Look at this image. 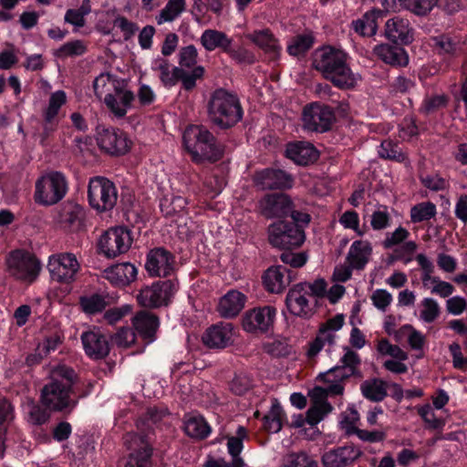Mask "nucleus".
Masks as SVG:
<instances>
[{
  "instance_id": "1",
  "label": "nucleus",
  "mask_w": 467,
  "mask_h": 467,
  "mask_svg": "<svg viewBox=\"0 0 467 467\" xmlns=\"http://www.w3.org/2000/svg\"><path fill=\"white\" fill-rule=\"evenodd\" d=\"M93 389V382L82 380L72 368L60 366L42 388L40 402L49 411L67 417L77 409L79 400L88 398Z\"/></svg>"
},
{
  "instance_id": "2",
  "label": "nucleus",
  "mask_w": 467,
  "mask_h": 467,
  "mask_svg": "<svg viewBox=\"0 0 467 467\" xmlns=\"http://www.w3.org/2000/svg\"><path fill=\"white\" fill-rule=\"evenodd\" d=\"M311 216L306 212L296 213L288 218L276 220L267 227L268 243L275 248L285 250L280 259L294 268L306 265L307 256L305 253H292L302 246L306 240L305 228L308 226Z\"/></svg>"
},
{
  "instance_id": "3",
  "label": "nucleus",
  "mask_w": 467,
  "mask_h": 467,
  "mask_svg": "<svg viewBox=\"0 0 467 467\" xmlns=\"http://www.w3.org/2000/svg\"><path fill=\"white\" fill-rule=\"evenodd\" d=\"M169 414L163 407H149L137 420L136 432H128L124 444L130 451L125 467H152L153 443L155 433L153 425Z\"/></svg>"
},
{
  "instance_id": "4",
  "label": "nucleus",
  "mask_w": 467,
  "mask_h": 467,
  "mask_svg": "<svg viewBox=\"0 0 467 467\" xmlns=\"http://www.w3.org/2000/svg\"><path fill=\"white\" fill-rule=\"evenodd\" d=\"M348 54L342 48L323 45L312 53L311 66L334 87L348 90L355 88L357 79L348 63Z\"/></svg>"
},
{
  "instance_id": "5",
  "label": "nucleus",
  "mask_w": 467,
  "mask_h": 467,
  "mask_svg": "<svg viewBox=\"0 0 467 467\" xmlns=\"http://www.w3.org/2000/svg\"><path fill=\"white\" fill-rule=\"evenodd\" d=\"M206 108L212 127L218 130L233 129L244 117L238 95L224 88H217L210 94Z\"/></svg>"
},
{
  "instance_id": "6",
  "label": "nucleus",
  "mask_w": 467,
  "mask_h": 467,
  "mask_svg": "<svg viewBox=\"0 0 467 467\" xmlns=\"http://www.w3.org/2000/svg\"><path fill=\"white\" fill-rule=\"evenodd\" d=\"M182 144L194 161L216 162L223 156V147L203 125H189L182 135Z\"/></svg>"
},
{
  "instance_id": "7",
  "label": "nucleus",
  "mask_w": 467,
  "mask_h": 467,
  "mask_svg": "<svg viewBox=\"0 0 467 467\" xmlns=\"http://www.w3.org/2000/svg\"><path fill=\"white\" fill-rule=\"evenodd\" d=\"M6 264L10 275L26 285L36 282L43 267L41 261L34 254L23 249L11 251Z\"/></svg>"
},
{
  "instance_id": "8",
  "label": "nucleus",
  "mask_w": 467,
  "mask_h": 467,
  "mask_svg": "<svg viewBox=\"0 0 467 467\" xmlns=\"http://www.w3.org/2000/svg\"><path fill=\"white\" fill-rule=\"evenodd\" d=\"M179 290L176 276L153 282L140 289L137 296L138 303L146 308H161L169 306Z\"/></svg>"
},
{
  "instance_id": "9",
  "label": "nucleus",
  "mask_w": 467,
  "mask_h": 467,
  "mask_svg": "<svg viewBox=\"0 0 467 467\" xmlns=\"http://www.w3.org/2000/svg\"><path fill=\"white\" fill-rule=\"evenodd\" d=\"M68 191L67 181L61 171H52L36 182L34 200L43 206L59 202Z\"/></svg>"
},
{
  "instance_id": "10",
  "label": "nucleus",
  "mask_w": 467,
  "mask_h": 467,
  "mask_svg": "<svg viewBox=\"0 0 467 467\" xmlns=\"http://www.w3.org/2000/svg\"><path fill=\"white\" fill-rule=\"evenodd\" d=\"M277 309L272 305L257 306L247 309L242 316L243 329L254 336L273 333L276 321Z\"/></svg>"
},
{
  "instance_id": "11",
  "label": "nucleus",
  "mask_w": 467,
  "mask_h": 467,
  "mask_svg": "<svg viewBox=\"0 0 467 467\" xmlns=\"http://www.w3.org/2000/svg\"><path fill=\"white\" fill-rule=\"evenodd\" d=\"M117 200L118 190L113 182L101 176H96L89 180L88 201L97 212L111 211L116 205Z\"/></svg>"
},
{
  "instance_id": "12",
  "label": "nucleus",
  "mask_w": 467,
  "mask_h": 467,
  "mask_svg": "<svg viewBox=\"0 0 467 467\" xmlns=\"http://www.w3.org/2000/svg\"><path fill=\"white\" fill-rule=\"evenodd\" d=\"M302 120L305 130L324 133L332 129L336 114L332 107L321 102H312L304 107Z\"/></svg>"
},
{
  "instance_id": "13",
  "label": "nucleus",
  "mask_w": 467,
  "mask_h": 467,
  "mask_svg": "<svg viewBox=\"0 0 467 467\" xmlns=\"http://www.w3.org/2000/svg\"><path fill=\"white\" fill-rule=\"evenodd\" d=\"M258 208L260 214L266 219L281 220L302 212L296 210L290 196L283 192L265 194L258 202Z\"/></svg>"
},
{
  "instance_id": "14",
  "label": "nucleus",
  "mask_w": 467,
  "mask_h": 467,
  "mask_svg": "<svg viewBox=\"0 0 467 467\" xmlns=\"http://www.w3.org/2000/svg\"><path fill=\"white\" fill-rule=\"evenodd\" d=\"M132 243L130 230L125 226H117L106 231L99 239V254L107 258H115L116 256L126 253Z\"/></svg>"
},
{
  "instance_id": "15",
  "label": "nucleus",
  "mask_w": 467,
  "mask_h": 467,
  "mask_svg": "<svg viewBox=\"0 0 467 467\" xmlns=\"http://www.w3.org/2000/svg\"><path fill=\"white\" fill-rule=\"evenodd\" d=\"M97 141L99 148L112 156H123L130 149L132 142L127 134L117 128L99 125L97 127Z\"/></svg>"
},
{
  "instance_id": "16",
  "label": "nucleus",
  "mask_w": 467,
  "mask_h": 467,
  "mask_svg": "<svg viewBox=\"0 0 467 467\" xmlns=\"http://www.w3.org/2000/svg\"><path fill=\"white\" fill-rule=\"evenodd\" d=\"M47 268L53 281L70 284L75 280L80 265L74 254L58 253L49 256Z\"/></svg>"
},
{
  "instance_id": "17",
  "label": "nucleus",
  "mask_w": 467,
  "mask_h": 467,
  "mask_svg": "<svg viewBox=\"0 0 467 467\" xmlns=\"http://www.w3.org/2000/svg\"><path fill=\"white\" fill-rule=\"evenodd\" d=\"M175 255L164 247H155L147 254L145 269L150 276H175Z\"/></svg>"
},
{
  "instance_id": "18",
  "label": "nucleus",
  "mask_w": 467,
  "mask_h": 467,
  "mask_svg": "<svg viewBox=\"0 0 467 467\" xmlns=\"http://www.w3.org/2000/svg\"><path fill=\"white\" fill-rule=\"evenodd\" d=\"M284 156L298 166H309L320 157L319 150L309 141L292 140L285 144Z\"/></svg>"
},
{
  "instance_id": "19",
  "label": "nucleus",
  "mask_w": 467,
  "mask_h": 467,
  "mask_svg": "<svg viewBox=\"0 0 467 467\" xmlns=\"http://www.w3.org/2000/svg\"><path fill=\"white\" fill-rule=\"evenodd\" d=\"M254 181L263 190H287L294 185L292 174L274 168H265L256 171Z\"/></svg>"
},
{
  "instance_id": "20",
  "label": "nucleus",
  "mask_w": 467,
  "mask_h": 467,
  "mask_svg": "<svg viewBox=\"0 0 467 467\" xmlns=\"http://www.w3.org/2000/svg\"><path fill=\"white\" fill-rule=\"evenodd\" d=\"M306 296H310L306 290V282L298 283L289 289L285 296V305L292 315L300 317L312 316L317 302L315 300V305L312 306Z\"/></svg>"
},
{
  "instance_id": "21",
  "label": "nucleus",
  "mask_w": 467,
  "mask_h": 467,
  "mask_svg": "<svg viewBox=\"0 0 467 467\" xmlns=\"http://www.w3.org/2000/svg\"><path fill=\"white\" fill-rule=\"evenodd\" d=\"M80 338L86 355L91 359H103L109 354V337L99 328L94 327L83 332Z\"/></svg>"
},
{
  "instance_id": "22",
  "label": "nucleus",
  "mask_w": 467,
  "mask_h": 467,
  "mask_svg": "<svg viewBox=\"0 0 467 467\" xmlns=\"http://www.w3.org/2000/svg\"><path fill=\"white\" fill-rule=\"evenodd\" d=\"M234 327L229 322H219L210 326L202 334V341L211 349H223L233 343Z\"/></svg>"
},
{
  "instance_id": "23",
  "label": "nucleus",
  "mask_w": 467,
  "mask_h": 467,
  "mask_svg": "<svg viewBox=\"0 0 467 467\" xmlns=\"http://www.w3.org/2000/svg\"><path fill=\"white\" fill-rule=\"evenodd\" d=\"M204 73L205 69L202 66L194 67L191 72L179 67H173L171 71L162 72L161 80L166 87H172L181 80L182 88L191 91L196 87V81L202 79Z\"/></svg>"
},
{
  "instance_id": "24",
  "label": "nucleus",
  "mask_w": 467,
  "mask_h": 467,
  "mask_svg": "<svg viewBox=\"0 0 467 467\" xmlns=\"http://www.w3.org/2000/svg\"><path fill=\"white\" fill-rule=\"evenodd\" d=\"M134 100L135 94L119 85L114 86L113 94L108 93L104 98L106 107L117 119H122L126 116Z\"/></svg>"
},
{
  "instance_id": "25",
  "label": "nucleus",
  "mask_w": 467,
  "mask_h": 467,
  "mask_svg": "<svg viewBox=\"0 0 467 467\" xmlns=\"http://www.w3.org/2000/svg\"><path fill=\"white\" fill-rule=\"evenodd\" d=\"M385 37L393 44L410 45L413 41V28L408 19L400 16L389 18L384 28Z\"/></svg>"
},
{
  "instance_id": "26",
  "label": "nucleus",
  "mask_w": 467,
  "mask_h": 467,
  "mask_svg": "<svg viewBox=\"0 0 467 467\" xmlns=\"http://www.w3.org/2000/svg\"><path fill=\"white\" fill-rule=\"evenodd\" d=\"M135 332L146 344L156 340V332L160 327L159 317L148 310L139 311L132 318Z\"/></svg>"
},
{
  "instance_id": "27",
  "label": "nucleus",
  "mask_w": 467,
  "mask_h": 467,
  "mask_svg": "<svg viewBox=\"0 0 467 467\" xmlns=\"http://www.w3.org/2000/svg\"><path fill=\"white\" fill-rule=\"evenodd\" d=\"M403 45L379 44L373 51L385 64L393 67H405L409 65L410 57Z\"/></svg>"
},
{
  "instance_id": "28",
  "label": "nucleus",
  "mask_w": 467,
  "mask_h": 467,
  "mask_svg": "<svg viewBox=\"0 0 467 467\" xmlns=\"http://www.w3.org/2000/svg\"><path fill=\"white\" fill-rule=\"evenodd\" d=\"M249 39L261 48L272 61H277L281 56L282 47L279 40L269 28L254 30Z\"/></svg>"
},
{
  "instance_id": "29",
  "label": "nucleus",
  "mask_w": 467,
  "mask_h": 467,
  "mask_svg": "<svg viewBox=\"0 0 467 467\" xmlns=\"http://www.w3.org/2000/svg\"><path fill=\"white\" fill-rule=\"evenodd\" d=\"M247 296L242 292L231 289L218 303L217 311L224 318H234L244 309Z\"/></svg>"
},
{
  "instance_id": "30",
  "label": "nucleus",
  "mask_w": 467,
  "mask_h": 467,
  "mask_svg": "<svg viewBox=\"0 0 467 467\" xmlns=\"http://www.w3.org/2000/svg\"><path fill=\"white\" fill-rule=\"evenodd\" d=\"M106 278L115 286L125 287L136 280L138 268L125 262L114 265L105 271Z\"/></svg>"
},
{
  "instance_id": "31",
  "label": "nucleus",
  "mask_w": 467,
  "mask_h": 467,
  "mask_svg": "<svg viewBox=\"0 0 467 467\" xmlns=\"http://www.w3.org/2000/svg\"><path fill=\"white\" fill-rule=\"evenodd\" d=\"M287 268L283 265H272L262 275L265 289L272 294L282 293L289 285L290 280L285 278Z\"/></svg>"
},
{
  "instance_id": "32",
  "label": "nucleus",
  "mask_w": 467,
  "mask_h": 467,
  "mask_svg": "<svg viewBox=\"0 0 467 467\" xmlns=\"http://www.w3.org/2000/svg\"><path fill=\"white\" fill-rule=\"evenodd\" d=\"M372 251V245L368 241H354L348 250L347 261L353 269L363 270L369 261Z\"/></svg>"
},
{
  "instance_id": "33",
  "label": "nucleus",
  "mask_w": 467,
  "mask_h": 467,
  "mask_svg": "<svg viewBox=\"0 0 467 467\" xmlns=\"http://www.w3.org/2000/svg\"><path fill=\"white\" fill-rule=\"evenodd\" d=\"M316 37L312 31H306L292 36L286 45V52L294 57H305L314 47Z\"/></svg>"
},
{
  "instance_id": "34",
  "label": "nucleus",
  "mask_w": 467,
  "mask_h": 467,
  "mask_svg": "<svg viewBox=\"0 0 467 467\" xmlns=\"http://www.w3.org/2000/svg\"><path fill=\"white\" fill-rule=\"evenodd\" d=\"M184 431L191 438L204 440L211 434L212 428L201 414H191L185 416Z\"/></svg>"
},
{
  "instance_id": "35",
  "label": "nucleus",
  "mask_w": 467,
  "mask_h": 467,
  "mask_svg": "<svg viewBox=\"0 0 467 467\" xmlns=\"http://www.w3.org/2000/svg\"><path fill=\"white\" fill-rule=\"evenodd\" d=\"M389 383L378 378L364 380L360 384L362 396L372 402H380L388 396Z\"/></svg>"
},
{
  "instance_id": "36",
  "label": "nucleus",
  "mask_w": 467,
  "mask_h": 467,
  "mask_svg": "<svg viewBox=\"0 0 467 467\" xmlns=\"http://www.w3.org/2000/svg\"><path fill=\"white\" fill-rule=\"evenodd\" d=\"M285 420L286 415L278 400L275 399L269 413L262 419L263 428L266 432L277 433L282 430Z\"/></svg>"
},
{
  "instance_id": "37",
  "label": "nucleus",
  "mask_w": 467,
  "mask_h": 467,
  "mask_svg": "<svg viewBox=\"0 0 467 467\" xmlns=\"http://www.w3.org/2000/svg\"><path fill=\"white\" fill-rule=\"evenodd\" d=\"M232 42V38H229L225 33L215 29H206L201 36V43L207 51H213L218 47L225 53Z\"/></svg>"
},
{
  "instance_id": "38",
  "label": "nucleus",
  "mask_w": 467,
  "mask_h": 467,
  "mask_svg": "<svg viewBox=\"0 0 467 467\" xmlns=\"http://www.w3.org/2000/svg\"><path fill=\"white\" fill-rule=\"evenodd\" d=\"M67 94L64 90H57L51 93L47 107L43 110V119L47 122H55L60 109L66 105Z\"/></svg>"
},
{
  "instance_id": "39",
  "label": "nucleus",
  "mask_w": 467,
  "mask_h": 467,
  "mask_svg": "<svg viewBox=\"0 0 467 467\" xmlns=\"http://www.w3.org/2000/svg\"><path fill=\"white\" fill-rule=\"evenodd\" d=\"M15 418V409L11 401L5 398H0V457L4 456V436L6 432V425H8Z\"/></svg>"
},
{
  "instance_id": "40",
  "label": "nucleus",
  "mask_w": 467,
  "mask_h": 467,
  "mask_svg": "<svg viewBox=\"0 0 467 467\" xmlns=\"http://www.w3.org/2000/svg\"><path fill=\"white\" fill-rule=\"evenodd\" d=\"M79 306L84 313L95 315L102 312L108 306V302L103 295L94 293L89 296H80Z\"/></svg>"
},
{
  "instance_id": "41",
  "label": "nucleus",
  "mask_w": 467,
  "mask_h": 467,
  "mask_svg": "<svg viewBox=\"0 0 467 467\" xmlns=\"http://www.w3.org/2000/svg\"><path fill=\"white\" fill-rule=\"evenodd\" d=\"M379 155L381 159L399 163H405L409 161L407 154L402 151L399 144L391 140H385L381 142Z\"/></svg>"
},
{
  "instance_id": "42",
  "label": "nucleus",
  "mask_w": 467,
  "mask_h": 467,
  "mask_svg": "<svg viewBox=\"0 0 467 467\" xmlns=\"http://www.w3.org/2000/svg\"><path fill=\"white\" fill-rule=\"evenodd\" d=\"M88 47L83 40L76 39L63 44L53 53L54 57L59 59L80 57L86 54Z\"/></svg>"
},
{
  "instance_id": "43",
  "label": "nucleus",
  "mask_w": 467,
  "mask_h": 467,
  "mask_svg": "<svg viewBox=\"0 0 467 467\" xmlns=\"http://www.w3.org/2000/svg\"><path fill=\"white\" fill-rule=\"evenodd\" d=\"M432 47L437 55L454 57L458 48V42L449 35H440L432 37Z\"/></svg>"
},
{
  "instance_id": "44",
  "label": "nucleus",
  "mask_w": 467,
  "mask_h": 467,
  "mask_svg": "<svg viewBox=\"0 0 467 467\" xmlns=\"http://www.w3.org/2000/svg\"><path fill=\"white\" fill-rule=\"evenodd\" d=\"M343 349L345 353L339 358L338 363L342 368L348 369L349 375H354V378H361L362 373L359 369L361 365L360 356L348 347H344Z\"/></svg>"
},
{
  "instance_id": "45",
  "label": "nucleus",
  "mask_w": 467,
  "mask_h": 467,
  "mask_svg": "<svg viewBox=\"0 0 467 467\" xmlns=\"http://www.w3.org/2000/svg\"><path fill=\"white\" fill-rule=\"evenodd\" d=\"M86 210L78 203H71L65 211V221L74 229L82 230L85 227Z\"/></svg>"
},
{
  "instance_id": "46",
  "label": "nucleus",
  "mask_w": 467,
  "mask_h": 467,
  "mask_svg": "<svg viewBox=\"0 0 467 467\" xmlns=\"http://www.w3.org/2000/svg\"><path fill=\"white\" fill-rule=\"evenodd\" d=\"M436 206L431 202H420L410 209V220L412 223L429 221L436 215Z\"/></svg>"
},
{
  "instance_id": "47",
  "label": "nucleus",
  "mask_w": 467,
  "mask_h": 467,
  "mask_svg": "<svg viewBox=\"0 0 467 467\" xmlns=\"http://www.w3.org/2000/svg\"><path fill=\"white\" fill-rule=\"evenodd\" d=\"M334 410L331 403L311 404L306 410V423L310 426L317 425Z\"/></svg>"
},
{
  "instance_id": "48",
  "label": "nucleus",
  "mask_w": 467,
  "mask_h": 467,
  "mask_svg": "<svg viewBox=\"0 0 467 467\" xmlns=\"http://www.w3.org/2000/svg\"><path fill=\"white\" fill-rule=\"evenodd\" d=\"M352 377L354 378V375H349L348 369L342 368L338 363L327 371L319 373L317 379L322 382L337 381L345 385Z\"/></svg>"
},
{
  "instance_id": "49",
  "label": "nucleus",
  "mask_w": 467,
  "mask_h": 467,
  "mask_svg": "<svg viewBox=\"0 0 467 467\" xmlns=\"http://www.w3.org/2000/svg\"><path fill=\"white\" fill-rule=\"evenodd\" d=\"M400 5L407 10L418 16L429 15L435 7L434 0H399Z\"/></svg>"
},
{
  "instance_id": "50",
  "label": "nucleus",
  "mask_w": 467,
  "mask_h": 467,
  "mask_svg": "<svg viewBox=\"0 0 467 467\" xmlns=\"http://www.w3.org/2000/svg\"><path fill=\"white\" fill-rule=\"evenodd\" d=\"M185 0H169L161 11L158 24L173 21L185 8Z\"/></svg>"
},
{
  "instance_id": "51",
  "label": "nucleus",
  "mask_w": 467,
  "mask_h": 467,
  "mask_svg": "<svg viewBox=\"0 0 467 467\" xmlns=\"http://www.w3.org/2000/svg\"><path fill=\"white\" fill-rule=\"evenodd\" d=\"M248 438L247 429L238 426L235 436L227 437V451L231 456H238L244 450V440Z\"/></svg>"
},
{
  "instance_id": "52",
  "label": "nucleus",
  "mask_w": 467,
  "mask_h": 467,
  "mask_svg": "<svg viewBox=\"0 0 467 467\" xmlns=\"http://www.w3.org/2000/svg\"><path fill=\"white\" fill-rule=\"evenodd\" d=\"M50 412L42 403L32 402L29 405L28 421L36 426H42L49 420Z\"/></svg>"
},
{
  "instance_id": "53",
  "label": "nucleus",
  "mask_w": 467,
  "mask_h": 467,
  "mask_svg": "<svg viewBox=\"0 0 467 467\" xmlns=\"http://www.w3.org/2000/svg\"><path fill=\"white\" fill-rule=\"evenodd\" d=\"M179 67L182 68H192V70L198 67L197 57L198 52L196 47L193 45H189L187 47H182L179 54Z\"/></svg>"
},
{
  "instance_id": "54",
  "label": "nucleus",
  "mask_w": 467,
  "mask_h": 467,
  "mask_svg": "<svg viewBox=\"0 0 467 467\" xmlns=\"http://www.w3.org/2000/svg\"><path fill=\"white\" fill-rule=\"evenodd\" d=\"M225 53L239 64L252 65L256 61V57L254 52L242 47L234 48L232 44L229 45Z\"/></svg>"
},
{
  "instance_id": "55",
  "label": "nucleus",
  "mask_w": 467,
  "mask_h": 467,
  "mask_svg": "<svg viewBox=\"0 0 467 467\" xmlns=\"http://www.w3.org/2000/svg\"><path fill=\"white\" fill-rule=\"evenodd\" d=\"M448 103L449 97L447 95H434L423 100L421 110L425 114L434 113L440 109L446 108Z\"/></svg>"
},
{
  "instance_id": "56",
  "label": "nucleus",
  "mask_w": 467,
  "mask_h": 467,
  "mask_svg": "<svg viewBox=\"0 0 467 467\" xmlns=\"http://www.w3.org/2000/svg\"><path fill=\"white\" fill-rule=\"evenodd\" d=\"M336 451L339 453L343 467L351 464L362 455V451L353 444L339 446L336 448Z\"/></svg>"
},
{
  "instance_id": "57",
  "label": "nucleus",
  "mask_w": 467,
  "mask_h": 467,
  "mask_svg": "<svg viewBox=\"0 0 467 467\" xmlns=\"http://www.w3.org/2000/svg\"><path fill=\"white\" fill-rule=\"evenodd\" d=\"M252 387V380L249 376L244 373L235 374L230 382V390L237 396H242L247 392Z\"/></svg>"
},
{
  "instance_id": "58",
  "label": "nucleus",
  "mask_w": 467,
  "mask_h": 467,
  "mask_svg": "<svg viewBox=\"0 0 467 467\" xmlns=\"http://www.w3.org/2000/svg\"><path fill=\"white\" fill-rule=\"evenodd\" d=\"M136 332L130 328L122 327L112 337L111 341L118 347L128 348L134 343Z\"/></svg>"
},
{
  "instance_id": "59",
  "label": "nucleus",
  "mask_w": 467,
  "mask_h": 467,
  "mask_svg": "<svg viewBox=\"0 0 467 467\" xmlns=\"http://www.w3.org/2000/svg\"><path fill=\"white\" fill-rule=\"evenodd\" d=\"M72 431V425L68 421L61 420L52 427L51 435L55 441L63 442L70 437Z\"/></svg>"
},
{
  "instance_id": "60",
  "label": "nucleus",
  "mask_w": 467,
  "mask_h": 467,
  "mask_svg": "<svg viewBox=\"0 0 467 467\" xmlns=\"http://www.w3.org/2000/svg\"><path fill=\"white\" fill-rule=\"evenodd\" d=\"M420 181L421 182V184L432 191V192H440V191H444L447 186H448V182L447 181L439 176V175H420Z\"/></svg>"
},
{
  "instance_id": "61",
  "label": "nucleus",
  "mask_w": 467,
  "mask_h": 467,
  "mask_svg": "<svg viewBox=\"0 0 467 467\" xmlns=\"http://www.w3.org/2000/svg\"><path fill=\"white\" fill-rule=\"evenodd\" d=\"M423 309L420 316L427 323H432L440 315V306L432 298H424L422 301Z\"/></svg>"
},
{
  "instance_id": "62",
  "label": "nucleus",
  "mask_w": 467,
  "mask_h": 467,
  "mask_svg": "<svg viewBox=\"0 0 467 467\" xmlns=\"http://www.w3.org/2000/svg\"><path fill=\"white\" fill-rule=\"evenodd\" d=\"M378 349L381 354L389 355L399 360H406L408 358V355L404 350L397 345L390 344L388 339H382L379 343Z\"/></svg>"
},
{
  "instance_id": "63",
  "label": "nucleus",
  "mask_w": 467,
  "mask_h": 467,
  "mask_svg": "<svg viewBox=\"0 0 467 467\" xmlns=\"http://www.w3.org/2000/svg\"><path fill=\"white\" fill-rule=\"evenodd\" d=\"M131 310L132 307L130 305H123L119 307H112L105 312L104 319L109 325L113 326L120 321L128 314H130Z\"/></svg>"
},
{
  "instance_id": "64",
  "label": "nucleus",
  "mask_w": 467,
  "mask_h": 467,
  "mask_svg": "<svg viewBox=\"0 0 467 467\" xmlns=\"http://www.w3.org/2000/svg\"><path fill=\"white\" fill-rule=\"evenodd\" d=\"M416 83L411 78L400 75L395 78L389 87L392 92L405 94L415 87Z\"/></svg>"
}]
</instances>
